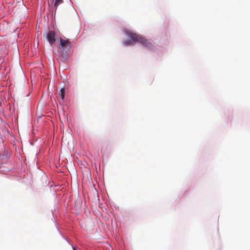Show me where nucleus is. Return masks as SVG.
I'll return each instance as SVG.
<instances>
[{
  "mask_svg": "<svg viewBox=\"0 0 250 250\" xmlns=\"http://www.w3.org/2000/svg\"><path fill=\"white\" fill-rule=\"evenodd\" d=\"M46 39L48 41L50 44L52 45L56 42V33L54 31H49L48 32L44 34Z\"/></svg>",
  "mask_w": 250,
  "mask_h": 250,
  "instance_id": "nucleus-3",
  "label": "nucleus"
},
{
  "mask_svg": "<svg viewBox=\"0 0 250 250\" xmlns=\"http://www.w3.org/2000/svg\"><path fill=\"white\" fill-rule=\"evenodd\" d=\"M48 3L49 6H52V11H54L56 12L58 6L63 3V0H55L54 3L53 0H48Z\"/></svg>",
  "mask_w": 250,
  "mask_h": 250,
  "instance_id": "nucleus-4",
  "label": "nucleus"
},
{
  "mask_svg": "<svg viewBox=\"0 0 250 250\" xmlns=\"http://www.w3.org/2000/svg\"><path fill=\"white\" fill-rule=\"evenodd\" d=\"M59 95L61 96V99L63 100L65 95V90L64 88H62L59 93Z\"/></svg>",
  "mask_w": 250,
  "mask_h": 250,
  "instance_id": "nucleus-5",
  "label": "nucleus"
},
{
  "mask_svg": "<svg viewBox=\"0 0 250 250\" xmlns=\"http://www.w3.org/2000/svg\"><path fill=\"white\" fill-rule=\"evenodd\" d=\"M127 35L129 40L123 42V44L125 45H130L133 44L135 42H139L145 47L150 48L152 46V43L149 40L142 38L140 35L130 32H128Z\"/></svg>",
  "mask_w": 250,
  "mask_h": 250,
  "instance_id": "nucleus-1",
  "label": "nucleus"
},
{
  "mask_svg": "<svg viewBox=\"0 0 250 250\" xmlns=\"http://www.w3.org/2000/svg\"><path fill=\"white\" fill-rule=\"evenodd\" d=\"M61 46L58 48V52L60 54L59 59L62 62H65L68 58V54L66 51L63 52L65 50H69L71 47V42H69L68 39H64L60 38L59 40Z\"/></svg>",
  "mask_w": 250,
  "mask_h": 250,
  "instance_id": "nucleus-2",
  "label": "nucleus"
},
{
  "mask_svg": "<svg viewBox=\"0 0 250 250\" xmlns=\"http://www.w3.org/2000/svg\"><path fill=\"white\" fill-rule=\"evenodd\" d=\"M73 250H76V249H75V248H74V247H73Z\"/></svg>",
  "mask_w": 250,
  "mask_h": 250,
  "instance_id": "nucleus-6",
  "label": "nucleus"
}]
</instances>
